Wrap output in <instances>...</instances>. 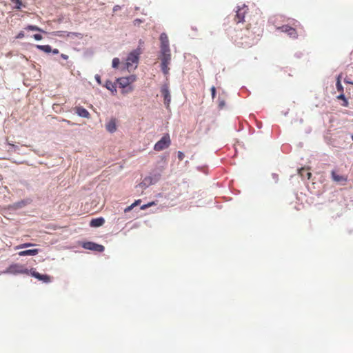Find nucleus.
<instances>
[{
	"mask_svg": "<svg viewBox=\"0 0 353 353\" xmlns=\"http://www.w3.org/2000/svg\"><path fill=\"white\" fill-rule=\"evenodd\" d=\"M82 246L86 250H93L98 252H101L104 250V247L102 245L97 244L93 242L83 243Z\"/></svg>",
	"mask_w": 353,
	"mask_h": 353,
	"instance_id": "6e6552de",
	"label": "nucleus"
},
{
	"mask_svg": "<svg viewBox=\"0 0 353 353\" xmlns=\"http://www.w3.org/2000/svg\"><path fill=\"white\" fill-rule=\"evenodd\" d=\"M148 181H150V178H145L143 181L145 183Z\"/></svg>",
	"mask_w": 353,
	"mask_h": 353,
	"instance_id": "58836bf2",
	"label": "nucleus"
},
{
	"mask_svg": "<svg viewBox=\"0 0 353 353\" xmlns=\"http://www.w3.org/2000/svg\"><path fill=\"white\" fill-rule=\"evenodd\" d=\"M171 144V139L169 134H165L163 137L157 141L154 146V150L155 151H161L164 149L168 148Z\"/></svg>",
	"mask_w": 353,
	"mask_h": 353,
	"instance_id": "20e7f679",
	"label": "nucleus"
},
{
	"mask_svg": "<svg viewBox=\"0 0 353 353\" xmlns=\"http://www.w3.org/2000/svg\"><path fill=\"white\" fill-rule=\"evenodd\" d=\"M347 83H350V84H353L352 82H350V81H347Z\"/></svg>",
	"mask_w": 353,
	"mask_h": 353,
	"instance_id": "ea45409f",
	"label": "nucleus"
},
{
	"mask_svg": "<svg viewBox=\"0 0 353 353\" xmlns=\"http://www.w3.org/2000/svg\"><path fill=\"white\" fill-rule=\"evenodd\" d=\"M161 68L163 73L165 75H167L169 74L170 68L168 65L171 63V52L170 50H168V51H163L161 50Z\"/></svg>",
	"mask_w": 353,
	"mask_h": 353,
	"instance_id": "f03ea898",
	"label": "nucleus"
},
{
	"mask_svg": "<svg viewBox=\"0 0 353 353\" xmlns=\"http://www.w3.org/2000/svg\"><path fill=\"white\" fill-rule=\"evenodd\" d=\"M336 89L339 92H343V87L341 83V75H339L338 77H337V81H336Z\"/></svg>",
	"mask_w": 353,
	"mask_h": 353,
	"instance_id": "aec40b11",
	"label": "nucleus"
},
{
	"mask_svg": "<svg viewBox=\"0 0 353 353\" xmlns=\"http://www.w3.org/2000/svg\"><path fill=\"white\" fill-rule=\"evenodd\" d=\"M105 220L102 217L93 219L91 220L90 225L91 227H100L103 225Z\"/></svg>",
	"mask_w": 353,
	"mask_h": 353,
	"instance_id": "2eb2a0df",
	"label": "nucleus"
},
{
	"mask_svg": "<svg viewBox=\"0 0 353 353\" xmlns=\"http://www.w3.org/2000/svg\"><path fill=\"white\" fill-rule=\"evenodd\" d=\"M161 92L164 99V104L168 108L171 102V95L168 86L167 85H163L161 88Z\"/></svg>",
	"mask_w": 353,
	"mask_h": 353,
	"instance_id": "0eeeda50",
	"label": "nucleus"
},
{
	"mask_svg": "<svg viewBox=\"0 0 353 353\" xmlns=\"http://www.w3.org/2000/svg\"><path fill=\"white\" fill-rule=\"evenodd\" d=\"M52 34L54 37H59L62 38L65 37H70L71 36H75L78 38H81L82 34L81 33L78 32H66V31H54L52 32Z\"/></svg>",
	"mask_w": 353,
	"mask_h": 353,
	"instance_id": "1a4fd4ad",
	"label": "nucleus"
},
{
	"mask_svg": "<svg viewBox=\"0 0 353 353\" xmlns=\"http://www.w3.org/2000/svg\"><path fill=\"white\" fill-rule=\"evenodd\" d=\"M140 52L135 50L131 52L126 59V68L130 71L137 68L139 60Z\"/></svg>",
	"mask_w": 353,
	"mask_h": 353,
	"instance_id": "7ed1b4c3",
	"label": "nucleus"
},
{
	"mask_svg": "<svg viewBox=\"0 0 353 353\" xmlns=\"http://www.w3.org/2000/svg\"><path fill=\"white\" fill-rule=\"evenodd\" d=\"M10 269L11 270V271H14L16 272H19V273L23 272V270H21V267H20L18 265H14L11 266L10 268Z\"/></svg>",
	"mask_w": 353,
	"mask_h": 353,
	"instance_id": "4be33fe9",
	"label": "nucleus"
},
{
	"mask_svg": "<svg viewBox=\"0 0 353 353\" xmlns=\"http://www.w3.org/2000/svg\"><path fill=\"white\" fill-rule=\"evenodd\" d=\"M39 253L38 249H32V250H26L23 251H21L18 253V254L21 256H35Z\"/></svg>",
	"mask_w": 353,
	"mask_h": 353,
	"instance_id": "4468645a",
	"label": "nucleus"
},
{
	"mask_svg": "<svg viewBox=\"0 0 353 353\" xmlns=\"http://www.w3.org/2000/svg\"><path fill=\"white\" fill-rule=\"evenodd\" d=\"M61 57L65 60H67L68 59V56L64 54H61Z\"/></svg>",
	"mask_w": 353,
	"mask_h": 353,
	"instance_id": "c9c22d12",
	"label": "nucleus"
},
{
	"mask_svg": "<svg viewBox=\"0 0 353 353\" xmlns=\"http://www.w3.org/2000/svg\"><path fill=\"white\" fill-rule=\"evenodd\" d=\"M210 90H211V92H212V99H214L216 95V88L214 86H212Z\"/></svg>",
	"mask_w": 353,
	"mask_h": 353,
	"instance_id": "c85d7f7f",
	"label": "nucleus"
},
{
	"mask_svg": "<svg viewBox=\"0 0 353 353\" xmlns=\"http://www.w3.org/2000/svg\"><path fill=\"white\" fill-rule=\"evenodd\" d=\"M248 11V7L245 4H243L241 6H238L237 10H236V15L234 19V21L236 23H239L244 21V18L245 14Z\"/></svg>",
	"mask_w": 353,
	"mask_h": 353,
	"instance_id": "39448f33",
	"label": "nucleus"
},
{
	"mask_svg": "<svg viewBox=\"0 0 353 353\" xmlns=\"http://www.w3.org/2000/svg\"><path fill=\"white\" fill-rule=\"evenodd\" d=\"M24 37V33L23 32H20L17 36L16 37L17 39H22Z\"/></svg>",
	"mask_w": 353,
	"mask_h": 353,
	"instance_id": "7c9ffc66",
	"label": "nucleus"
},
{
	"mask_svg": "<svg viewBox=\"0 0 353 353\" xmlns=\"http://www.w3.org/2000/svg\"><path fill=\"white\" fill-rule=\"evenodd\" d=\"M159 39L161 41V50L168 51V50H170L169 46L168 37L165 33H161Z\"/></svg>",
	"mask_w": 353,
	"mask_h": 353,
	"instance_id": "9d476101",
	"label": "nucleus"
},
{
	"mask_svg": "<svg viewBox=\"0 0 353 353\" xmlns=\"http://www.w3.org/2000/svg\"><path fill=\"white\" fill-rule=\"evenodd\" d=\"M352 139L353 140V134L351 136Z\"/></svg>",
	"mask_w": 353,
	"mask_h": 353,
	"instance_id": "a19ab883",
	"label": "nucleus"
},
{
	"mask_svg": "<svg viewBox=\"0 0 353 353\" xmlns=\"http://www.w3.org/2000/svg\"><path fill=\"white\" fill-rule=\"evenodd\" d=\"M33 38L37 41H40L43 39V37L40 34H35L33 35Z\"/></svg>",
	"mask_w": 353,
	"mask_h": 353,
	"instance_id": "bb28decb",
	"label": "nucleus"
},
{
	"mask_svg": "<svg viewBox=\"0 0 353 353\" xmlns=\"http://www.w3.org/2000/svg\"><path fill=\"white\" fill-rule=\"evenodd\" d=\"M15 4V8L19 10L22 6L21 0H11Z\"/></svg>",
	"mask_w": 353,
	"mask_h": 353,
	"instance_id": "393cba45",
	"label": "nucleus"
},
{
	"mask_svg": "<svg viewBox=\"0 0 353 353\" xmlns=\"http://www.w3.org/2000/svg\"><path fill=\"white\" fill-rule=\"evenodd\" d=\"M106 129L110 132H114L117 130L116 122L114 119H111L106 125Z\"/></svg>",
	"mask_w": 353,
	"mask_h": 353,
	"instance_id": "dca6fc26",
	"label": "nucleus"
},
{
	"mask_svg": "<svg viewBox=\"0 0 353 353\" xmlns=\"http://www.w3.org/2000/svg\"><path fill=\"white\" fill-rule=\"evenodd\" d=\"M337 99H341V100H345V99H346V98H345L343 92H341V94L337 97Z\"/></svg>",
	"mask_w": 353,
	"mask_h": 353,
	"instance_id": "c756f323",
	"label": "nucleus"
},
{
	"mask_svg": "<svg viewBox=\"0 0 353 353\" xmlns=\"http://www.w3.org/2000/svg\"><path fill=\"white\" fill-rule=\"evenodd\" d=\"M120 63V61L119 58H114L112 60V67L114 68H117Z\"/></svg>",
	"mask_w": 353,
	"mask_h": 353,
	"instance_id": "a878e982",
	"label": "nucleus"
},
{
	"mask_svg": "<svg viewBox=\"0 0 353 353\" xmlns=\"http://www.w3.org/2000/svg\"><path fill=\"white\" fill-rule=\"evenodd\" d=\"M137 80V77L134 74L130 75L125 77H121L117 79V83L119 87L123 88V94L130 92L133 90V88L130 86V84L134 83Z\"/></svg>",
	"mask_w": 353,
	"mask_h": 353,
	"instance_id": "f257e3e1",
	"label": "nucleus"
},
{
	"mask_svg": "<svg viewBox=\"0 0 353 353\" xmlns=\"http://www.w3.org/2000/svg\"><path fill=\"white\" fill-rule=\"evenodd\" d=\"M31 274L32 276L38 279L40 281H43L45 283H48L50 281V276L47 274H41L36 271H32Z\"/></svg>",
	"mask_w": 353,
	"mask_h": 353,
	"instance_id": "ddd939ff",
	"label": "nucleus"
},
{
	"mask_svg": "<svg viewBox=\"0 0 353 353\" xmlns=\"http://www.w3.org/2000/svg\"><path fill=\"white\" fill-rule=\"evenodd\" d=\"M299 172L303 178H307V179H310L312 175V174L308 171V170L304 168L299 170Z\"/></svg>",
	"mask_w": 353,
	"mask_h": 353,
	"instance_id": "a211bd4d",
	"label": "nucleus"
},
{
	"mask_svg": "<svg viewBox=\"0 0 353 353\" xmlns=\"http://www.w3.org/2000/svg\"><path fill=\"white\" fill-rule=\"evenodd\" d=\"M75 113H77L79 117L83 118H89L90 117V113L88 111L81 107V106H77L74 108Z\"/></svg>",
	"mask_w": 353,
	"mask_h": 353,
	"instance_id": "f8f14e48",
	"label": "nucleus"
},
{
	"mask_svg": "<svg viewBox=\"0 0 353 353\" xmlns=\"http://www.w3.org/2000/svg\"><path fill=\"white\" fill-rule=\"evenodd\" d=\"M141 21L140 19H136V20L134 21V24H136V23H141Z\"/></svg>",
	"mask_w": 353,
	"mask_h": 353,
	"instance_id": "4c0bfd02",
	"label": "nucleus"
},
{
	"mask_svg": "<svg viewBox=\"0 0 353 353\" xmlns=\"http://www.w3.org/2000/svg\"><path fill=\"white\" fill-rule=\"evenodd\" d=\"M219 106L221 108H223L225 106L224 101H223V100L220 101L219 103Z\"/></svg>",
	"mask_w": 353,
	"mask_h": 353,
	"instance_id": "2f4dec72",
	"label": "nucleus"
},
{
	"mask_svg": "<svg viewBox=\"0 0 353 353\" xmlns=\"http://www.w3.org/2000/svg\"><path fill=\"white\" fill-rule=\"evenodd\" d=\"M51 52H52L54 54H57L59 52L58 49L55 48L54 50H52Z\"/></svg>",
	"mask_w": 353,
	"mask_h": 353,
	"instance_id": "f704fd0d",
	"label": "nucleus"
},
{
	"mask_svg": "<svg viewBox=\"0 0 353 353\" xmlns=\"http://www.w3.org/2000/svg\"><path fill=\"white\" fill-rule=\"evenodd\" d=\"M95 79L97 80V81L98 82L99 84H101V77L99 75L97 74L95 76Z\"/></svg>",
	"mask_w": 353,
	"mask_h": 353,
	"instance_id": "473e14b6",
	"label": "nucleus"
},
{
	"mask_svg": "<svg viewBox=\"0 0 353 353\" xmlns=\"http://www.w3.org/2000/svg\"><path fill=\"white\" fill-rule=\"evenodd\" d=\"M26 30H32V31L44 32L43 30H41L40 28H39L38 26H33V25H28V26H26Z\"/></svg>",
	"mask_w": 353,
	"mask_h": 353,
	"instance_id": "412c9836",
	"label": "nucleus"
},
{
	"mask_svg": "<svg viewBox=\"0 0 353 353\" xmlns=\"http://www.w3.org/2000/svg\"><path fill=\"white\" fill-rule=\"evenodd\" d=\"M140 203H141V200L136 201L134 203H132L131 205L128 206V208H126L124 210L125 212L130 211L134 206L137 205Z\"/></svg>",
	"mask_w": 353,
	"mask_h": 353,
	"instance_id": "5701e85b",
	"label": "nucleus"
},
{
	"mask_svg": "<svg viewBox=\"0 0 353 353\" xmlns=\"http://www.w3.org/2000/svg\"><path fill=\"white\" fill-rule=\"evenodd\" d=\"M343 103L342 104L343 106L347 107L348 105V101L346 99L345 100H343Z\"/></svg>",
	"mask_w": 353,
	"mask_h": 353,
	"instance_id": "72a5a7b5",
	"label": "nucleus"
},
{
	"mask_svg": "<svg viewBox=\"0 0 353 353\" xmlns=\"http://www.w3.org/2000/svg\"><path fill=\"white\" fill-rule=\"evenodd\" d=\"M279 29L281 30L282 32L288 33V34L292 38H296L297 37V32L296 30L292 27L288 26H283Z\"/></svg>",
	"mask_w": 353,
	"mask_h": 353,
	"instance_id": "9b49d317",
	"label": "nucleus"
},
{
	"mask_svg": "<svg viewBox=\"0 0 353 353\" xmlns=\"http://www.w3.org/2000/svg\"><path fill=\"white\" fill-rule=\"evenodd\" d=\"M177 157L180 161H182L184 158V154L182 152L179 151L177 153Z\"/></svg>",
	"mask_w": 353,
	"mask_h": 353,
	"instance_id": "cd10ccee",
	"label": "nucleus"
},
{
	"mask_svg": "<svg viewBox=\"0 0 353 353\" xmlns=\"http://www.w3.org/2000/svg\"><path fill=\"white\" fill-rule=\"evenodd\" d=\"M150 205H151V204L143 205V206L141 207V209H143H143H145L148 206H150Z\"/></svg>",
	"mask_w": 353,
	"mask_h": 353,
	"instance_id": "e433bc0d",
	"label": "nucleus"
},
{
	"mask_svg": "<svg viewBox=\"0 0 353 353\" xmlns=\"http://www.w3.org/2000/svg\"><path fill=\"white\" fill-rule=\"evenodd\" d=\"M36 48L46 53H50L52 51V48L49 45H37Z\"/></svg>",
	"mask_w": 353,
	"mask_h": 353,
	"instance_id": "f3484780",
	"label": "nucleus"
},
{
	"mask_svg": "<svg viewBox=\"0 0 353 353\" xmlns=\"http://www.w3.org/2000/svg\"><path fill=\"white\" fill-rule=\"evenodd\" d=\"M339 172L337 170H332L331 178L333 181L341 185H345L347 181L348 176L346 174H340Z\"/></svg>",
	"mask_w": 353,
	"mask_h": 353,
	"instance_id": "423d86ee",
	"label": "nucleus"
},
{
	"mask_svg": "<svg viewBox=\"0 0 353 353\" xmlns=\"http://www.w3.org/2000/svg\"><path fill=\"white\" fill-rule=\"evenodd\" d=\"M105 88L110 90L111 92H116L117 90H116V86L114 85V83H113L112 81H107L106 83H105Z\"/></svg>",
	"mask_w": 353,
	"mask_h": 353,
	"instance_id": "6ab92c4d",
	"label": "nucleus"
},
{
	"mask_svg": "<svg viewBox=\"0 0 353 353\" xmlns=\"http://www.w3.org/2000/svg\"><path fill=\"white\" fill-rule=\"evenodd\" d=\"M33 245H34V244H32V243H23V244H21V245H19L16 246L15 250H19V249H22V248H28V247L33 246Z\"/></svg>",
	"mask_w": 353,
	"mask_h": 353,
	"instance_id": "b1692460",
	"label": "nucleus"
}]
</instances>
